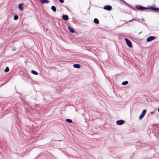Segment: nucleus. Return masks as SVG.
Wrapping results in <instances>:
<instances>
[{"label": "nucleus", "mask_w": 159, "mask_h": 159, "mask_svg": "<svg viewBox=\"0 0 159 159\" xmlns=\"http://www.w3.org/2000/svg\"><path fill=\"white\" fill-rule=\"evenodd\" d=\"M18 8L20 10H22L23 8L22 7V4L21 3H20L19 4L18 6Z\"/></svg>", "instance_id": "ddd939ff"}, {"label": "nucleus", "mask_w": 159, "mask_h": 159, "mask_svg": "<svg viewBox=\"0 0 159 159\" xmlns=\"http://www.w3.org/2000/svg\"><path fill=\"white\" fill-rule=\"evenodd\" d=\"M128 82L127 81H125L123 82L122 83V85H126L127 84H128Z\"/></svg>", "instance_id": "2eb2a0df"}, {"label": "nucleus", "mask_w": 159, "mask_h": 159, "mask_svg": "<svg viewBox=\"0 0 159 159\" xmlns=\"http://www.w3.org/2000/svg\"><path fill=\"white\" fill-rule=\"evenodd\" d=\"M103 8L105 10L110 11L111 10L112 7L111 6L109 5H106L104 6Z\"/></svg>", "instance_id": "20e7f679"}, {"label": "nucleus", "mask_w": 159, "mask_h": 159, "mask_svg": "<svg viewBox=\"0 0 159 159\" xmlns=\"http://www.w3.org/2000/svg\"><path fill=\"white\" fill-rule=\"evenodd\" d=\"M18 18V16L17 15H15L14 17V20H17Z\"/></svg>", "instance_id": "f3484780"}, {"label": "nucleus", "mask_w": 159, "mask_h": 159, "mask_svg": "<svg viewBox=\"0 0 159 159\" xmlns=\"http://www.w3.org/2000/svg\"><path fill=\"white\" fill-rule=\"evenodd\" d=\"M14 50H16V48H14Z\"/></svg>", "instance_id": "5701e85b"}, {"label": "nucleus", "mask_w": 159, "mask_h": 159, "mask_svg": "<svg viewBox=\"0 0 159 159\" xmlns=\"http://www.w3.org/2000/svg\"><path fill=\"white\" fill-rule=\"evenodd\" d=\"M155 38V37L153 36H151L148 37L147 39V41L148 42H150Z\"/></svg>", "instance_id": "423d86ee"}, {"label": "nucleus", "mask_w": 159, "mask_h": 159, "mask_svg": "<svg viewBox=\"0 0 159 159\" xmlns=\"http://www.w3.org/2000/svg\"><path fill=\"white\" fill-rule=\"evenodd\" d=\"M31 72L32 74H33L34 75H38V72L34 70H31Z\"/></svg>", "instance_id": "9d476101"}, {"label": "nucleus", "mask_w": 159, "mask_h": 159, "mask_svg": "<svg viewBox=\"0 0 159 159\" xmlns=\"http://www.w3.org/2000/svg\"><path fill=\"white\" fill-rule=\"evenodd\" d=\"M124 123H125L124 121L123 120H117L116 122V124L118 125H122L124 124Z\"/></svg>", "instance_id": "39448f33"}, {"label": "nucleus", "mask_w": 159, "mask_h": 159, "mask_svg": "<svg viewBox=\"0 0 159 159\" xmlns=\"http://www.w3.org/2000/svg\"><path fill=\"white\" fill-rule=\"evenodd\" d=\"M158 111L159 112V107L158 109Z\"/></svg>", "instance_id": "b1692460"}, {"label": "nucleus", "mask_w": 159, "mask_h": 159, "mask_svg": "<svg viewBox=\"0 0 159 159\" xmlns=\"http://www.w3.org/2000/svg\"><path fill=\"white\" fill-rule=\"evenodd\" d=\"M62 19L66 20H67L68 19V16L67 15H63L62 16Z\"/></svg>", "instance_id": "6e6552de"}, {"label": "nucleus", "mask_w": 159, "mask_h": 159, "mask_svg": "<svg viewBox=\"0 0 159 159\" xmlns=\"http://www.w3.org/2000/svg\"><path fill=\"white\" fill-rule=\"evenodd\" d=\"M141 20L143 21H144V20L143 18H142L141 19Z\"/></svg>", "instance_id": "412c9836"}, {"label": "nucleus", "mask_w": 159, "mask_h": 159, "mask_svg": "<svg viewBox=\"0 0 159 159\" xmlns=\"http://www.w3.org/2000/svg\"><path fill=\"white\" fill-rule=\"evenodd\" d=\"M125 40L126 42V43L128 46L130 47H132L131 43V41L127 38L125 39Z\"/></svg>", "instance_id": "7ed1b4c3"}, {"label": "nucleus", "mask_w": 159, "mask_h": 159, "mask_svg": "<svg viewBox=\"0 0 159 159\" xmlns=\"http://www.w3.org/2000/svg\"><path fill=\"white\" fill-rule=\"evenodd\" d=\"M136 20V21H138V20H136V19H132V20H129V22H130L131 21H132V20Z\"/></svg>", "instance_id": "6ab92c4d"}, {"label": "nucleus", "mask_w": 159, "mask_h": 159, "mask_svg": "<svg viewBox=\"0 0 159 159\" xmlns=\"http://www.w3.org/2000/svg\"><path fill=\"white\" fill-rule=\"evenodd\" d=\"M147 111L146 110H143L142 114L139 117V119L140 120L142 119L144 116V115L146 113Z\"/></svg>", "instance_id": "f03ea898"}, {"label": "nucleus", "mask_w": 159, "mask_h": 159, "mask_svg": "<svg viewBox=\"0 0 159 159\" xmlns=\"http://www.w3.org/2000/svg\"><path fill=\"white\" fill-rule=\"evenodd\" d=\"M136 8L140 10H143L147 9H151L154 11H159V8H156L152 7H145L140 6H136Z\"/></svg>", "instance_id": "f257e3e1"}, {"label": "nucleus", "mask_w": 159, "mask_h": 159, "mask_svg": "<svg viewBox=\"0 0 159 159\" xmlns=\"http://www.w3.org/2000/svg\"><path fill=\"white\" fill-rule=\"evenodd\" d=\"M42 3H47L49 2V1H40Z\"/></svg>", "instance_id": "4468645a"}, {"label": "nucleus", "mask_w": 159, "mask_h": 159, "mask_svg": "<svg viewBox=\"0 0 159 159\" xmlns=\"http://www.w3.org/2000/svg\"><path fill=\"white\" fill-rule=\"evenodd\" d=\"M59 1L61 2V3H63L64 2V1Z\"/></svg>", "instance_id": "aec40b11"}, {"label": "nucleus", "mask_w": 159, "mask_h": 159, "mask_svg": "<svg viewBox=\"0 0 159 159\" xmlns=\"http://www.w3.org/2000/svg\"><path fill=\"white\" fill-rule=\"evenodd\" d=\"M94 22L96 24H98L99 23V20L97 18H95L94 19Z\"/></svg>", "instance_id": "9b49d317"}, {"label": "nucleus", "mask_w": 159, "mask_h": 159, "mask_svg": "<svg viewBox=\"0 0 159 159\" xmlns=\"http://www.w3.org/2000/svg\"><path fill=\"white\" fill-rule=\"evenodd\" d=\"M66 121L67 122H69V123H70L72 122V120L70 119H66Z\"/></svg>", "instance_id": "dca6fc26"}, {"label": "nucleus", "mask_w": 159, "mask_h": 159, "mask_svg": "<svg viewBox=\"0 0 159 159\" xmlns=\"http://www.w3.org/2000/svg\"><path fill=\"white\" fill-rule=\"evenodd\" d=\"M9 71V69L8 67H6L5 70H4V71L5 72H7Z\"/></svg>", "instance_id": "a211bd4d"}, {"label": "nucleus", "mask_w": 159, "mask_h": 159, "mask_svg": "<svg viewBox=\"0 0 159 159\" xmlns=\"http://www.w3.org/2000/svg\"><path fill=\"white\" fill-rule=\"evenodd\" d=\"M51 9L54 11L55 12L56 11V7L53 6H52L51 7Z\"/></svg>", "instance_id": "f8f14e48"}, {"label": "nucleus", "mask_w": 159, "mask_h": 159, "mask_svg": "<svg viewBox=\"0 0 159 159\" xmlns=\"http://www.w3.org/2000/svg\"><path fill=\"white\" fill-rule=\"evenodd\" d=\"M151 114H153V112H151Z\"/></svg>", "instance_id": "4be33fe9"}, {"label": "nucleus", "mask_w": 159, "mask_h": 159, "mask_svg": "<svg viewBox=\"0 0 159 159\" xmlns=\"http://www.w3.org/2000/svg\"><path fill=\"white\" fill-rule=\"evenodd\" d=\"M68 29L70 32L73 33L75 32V30L70 26H68Z\"/></svg>", "instance_id": "0eeeda50"}, {"label": "nucleus", "mask_w": 159, "mask_h": 159, "mask_svg": "<svg viewBox=\"0 0 159 159\" xmlns=\"http://www.w3.org/2000/svg\"><path fill=\"white\" fill-rule=\"evenodd\" d=\"M73 67L76 68H80V65L78 64H75L73 65Z\"/></svg>", "instance_id": "1a4fd4ad"}]
</instances>
